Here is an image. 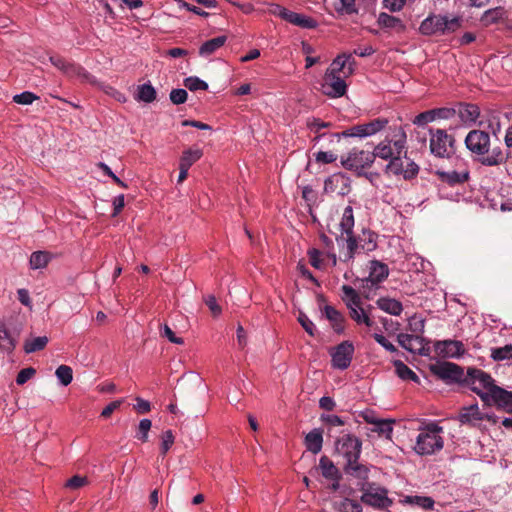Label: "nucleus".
Wrapping results in <instances>:
<instances>
[{"label":"nucleus","instance_id":"14","mask_svg":"<svg viewBox=\"0 0 512 512\" xmlns=\"http://www.w3.org/2000/svg\"><path fill=\"white\" fill-rule=\"evenodd\" d=\"M389 275L388 266L379 261H371L369 276L362 280V288L371 289L384 281Z\"/></svg>","mask_w":512,"mask_h":512},{"label":"nucleus","instance_id":"35","mask_svg":"<svg viewBox=\"0 0 512 512\" xmlns=\"http://www.w3.org/2000/svg\"><path fill=\"white\" fill-rule=\"evenodd\" d=\"M52 259L51 253L47 251H36L31 254L30 257V267L32 269H41L48 265L50 260Z\"/></svg>","mask_w":512,"mask_h":512},{"label":"nucleus","instance_id":"1","mask_svg":"<svg viewBox=\"0 0 512 512\" xmlns=\"http://www.w3.org/2000/svg\"><path fill=\"white\" fill-rule=\"evenodd\" d=\"M465 145L473 154L478 155L479 161L485 166H498L504 163L507 156L500 146L490 150V135L482 130H472L465 138Z\"/></svg>","mask_w":512,"mask_h":512},{"label":"nucleus","instance_id":"10","mask_svg":"<svg viewBox=\"0 0 512 512\" xmlns=\"http://www.w3.org/2000/svg\"><path fill=\"white\" fill-rule=\"evenodd\" d=\"M374 163V156L372 152L352 149L346 156L341 157V164L348 170L357 172V176L361 177V171L364 168L370 167Z\"/></svg>","mask_w":512,"mask_h":512},{"label":"nucleus","instance_id":"54","mask_svg":"<svg viewBox=\"0 0 512 512\" xmlns=\"http://www.w3.org/2000/svg\"><path fill=\"white\" fill-rule=\"evenodd\" d=\"M36 99H38V96L30 91H24L13 96V101L21 105L32 104Z\"/></svg>","mask_w":512,"mask_h":512},{"label":"nucleus","instance_id":"2","mask_svg":"<svg viewBox=\"0 0 512 512\" xmlns=\"http://www.w3.org/2000/svg\"><path fill=\"white\" fill-rule=\"evenodd\" d=\"M442 433L443 427L434 422L421 427L414 446L415 452L419 455H432L440 451L444 445Z\"/></svg>","mask_w":512,"mask_h":512},{"label":"nucleus","instance_id":"46","mask_svg":"<svg viewBox=\"0 0 512 512\" xmlns=\"http://www.w3.org/2000/svg\"><path fill=\"white\" fill-rule=\"evenodd\" d=\"M394 421L381 419L379 422L374 425L372 428V432H376L379 436H384L386 438H391V434L393 431L392 424Z\"/></svg>","mask_w":512,"mask_h":512},{"label":"nucleus","instance_id":"61","mask_svg":"<svg viewBox=\"0 0 512 512\" xmlns=\"http://www.w3.org/2000/svg\"><path fill=\"white\" fill-rule=\"evenodd\" d=\"M87 483L88 480L86 477L75 475L71 477L69 480H67L65 487L76 490L85 486Z\"/></svg>","mask_w":512,"mask_h":512},{"label":"nucleus","instance_id":"44","mask_svg":"<svg viewBox=\"0 0 512 512\" xmlns=\"http://www.w3.org/2000/svg\"><path fill=\"white\" fill-rule=\"evenodd\" d=\"M490 356L494 361L512 360V344L492 348Z\"/></svg>","mask_w":512,"mask_h":512},{"label":"nucleus","instance_id":"56","mask_svg":"<svg viewBox=\"0 0 512 512\" xmlns=\"http://www.w3.org/2000/svg\"><path fill=\"white\" fill-rule=\"evenodd\" d=\"M307 126L312 132L319 133L321 129L331 127L332 123L324 122L319 118H311L308 119Z\"/></svg>","mask_w":512,"mask_h":512},{"label":"nucleus","instance_id":"55","mask_svg":"<svg viewBox=\"0 0 512 512\" xmlns=\"http://www.w3.org/2000/svg\"><path fill=\"white\" fill-rule=\"evenodd\" d=\"M435 121L432 110L424 111L418 114L412 121V123L416 126H425L428 123Z\"/></svg>","mask_w":512,"mask_h":512},{"label":"nucleus","instance_id":"36","mask_svg":"<svg viewBox=\"0 0 512 512\" xmlns=\"http://www.w3.org/2000/svg\"><path fill=\"white\" fill-rule=\"evenodd\" d=\"M398 343L401 347L410 352H415L417 350L415 343L421 346V339L417 335L404 334L401 333L397 337Z\"/></svg>","mask_w":512,"mask_h":512},{"label":"nucleus","instance_id":"16","mask_svg":"<svg viewBox=\"0 0 512 512\" xmlns=\"http://www.w3.org/2000/svg\"><path fill=\"white\" fill-rule=\"evenodd\" d=\"M457 420L462 425H468L470 427H478L480 422L483 421L482 412L480 411L478 404H472L464 406L459 410Z\"/></svg>","mask_w":512,"mask_h":512},{"label":"nucleus","instance_id":"64","mask_svg":"<svg viewBox=\"0 0 512 512\" xmlns=\"http://www.w3.org/2000/svg\"><path fill=\"white\" fill-rule=\"evenodd\" d=\"M406 3V0H383L384 8L391 12L400 11Z\"/></svg>","mask_w":512,"mask_h":512},{"label":"nucleus","instance_id":"29","mask_svg":"<svg viewBox=\"0 0 512 512\" xmlns=\"http://www.w3.org/2000/svg\"><path fill=\"white\" fill-rule=\"evenodd\" d=\"M319 468L323 477L326 479L337 481L340 479L339 470L334 463L327 457L322 456L319 460Z\"/></svg>","mask_w":512,"mask_h":512},{"label":"nucleus","instance_id":"5","mask_svg":"<svg viewBox=\"0 0 512 512\" xmlns=\"http://www.w3.org/2000/svg\"><path fill=\"white\" fill-rule=\"evenodd\" d=\"M406 138L405 131L401 127L397 128L392 138L387 136L374 148L372 152L374 159L379 157L383 160H391L397 155L401 156L403 152L406 153Z\"/></svg>","mask_w":512,"mask_h":512},{"label":"nucleus","instance_id":"38","mask_svg":"<svg viewBox=\"0 0 512 512\" xmlns=\"http://www.w3.org/2000/svg\"><path fill=\"white\" fill-rule=\"evenodd\" d=\"M405 503L410 505L418 506L424 510H432L434 508L435 501L428 496H407L405 498Z\"/></svg>","mask_w":512,"mask_h":512},{"label":"nucleus","instance_id":"33","mask_svg":"<svg viewBox=\"0 0 512 512\" xmlns=\"http://www.w3.org/2000/svg\"><path fill=\"white\" fill-rule=\"evenodd\" d=\"M396 374L402 380H411L413 382L419 383L420 379L417 374L412 371L405 363L401 360H395L393 362Z\"/></svg>","mask_w":512,"mask_h":512},{"label":"nucleus","instance_id":"31","mask_svg":"<svg viewBox=\"0 0 512 512\" xmlns=\"http://www.w3.org/2000/svg\"><path fill=\"white\" fill-rule=\"evenodd\" d=\"M15 347L16 339L11 336L5 323L0 322V349L10 353L15 349Z\"/></svg>","mask_w":512,"mask_h":512},{"label":"nucleus","instance_id":"47","mask_svg":"<svg viewBox=\"0 0 512 512\" xmlns=\"http://www.w3.org/2000/svg\"><path fill=\"white\" fill-rule=\"evenodd\" d=\"M57 378L62 385L67 386L72 382L73 371L72 368L67 365H60L55 372Z\"/></svg>","mask_w":512,"mask_h":512},{"label":"nucleus","instance_id":"57","mask_svg":"<svg viewBox=\"0 0 512 512\" xmlns=\"http://www.w3.org/2000/svg\"><path fill=\"white\" fill-rule=\"evenodd\" d=\"M188 93L185 89H173L170 92V100L173 104L179 105L183 104L187 100Z\"/></svg>","mask_w":512,"mask_h":512},{"label":"nucleus","instance_id":"40","mask_svg":"<svg viewBox=\"0 0 512 512\" xmlns=\"http://www.w3.org/2000/svg\"><path fill=\"white\" fill-rule=\"evenodd\" d=\"M356 0H336L334 3V8L336 12L342 15H352L357 14L358 9L355 4Z\"/></svg>","mask_w":512,"mask_h":512},{"label":"nucleus","instance_id":"27","mask_svg":"<svg viewBox=\"0 0 512 512\" xmlns=\"http://www.w3.org/2000/svg\"><path fill=\"white\" fill-rule=\"evenodd\" d=\"M505 14H506L505 9L501 6H498V7L486 10L482 14L480 21L483 26L488 27V26H490L492 24H496L499 21H501L502 19H504Z\"/></svg>","mask_w":512,"mask_h":512},{"label":"nucleus","instance_id":"30","mask_svg":"<svg viewBox=\"0 0 512 512\" xmlns=\"http://www.w3.org/2000/svg\"><path fill=\"white\" fill-rule=\"evenodd\" d=\"M347 63L354 64L351 54L338 55L327 69L325 73L326 76L330 77L331 75H338L344 70Z\"/></svg>","mask_w":512,"mask_h":512},{"label":"nucleus","instance_id":"24","mask_svg":"<svg viewBox=\"0 0 512 512\" xmlns=\"http://www.w3.org/2000/svg\"><path fill=\"white\" fill-rule=\"evenodd\" d=\"M326 318L330 321L334 331L338 334L344 331V316L333 306L326 305L324 308Z\"/></svg>","mask_w":512,"mask_h":512},{"label":"nucleus","instance_id":"26","mask_svg":"<svg viewBox=\"0 0 512 512\" xmlns=\"http://www.w3.org/2000/svg\"><path fill=\"white\" fill-rule=\"evenodd\" d=\"M376 304L381 310L394 316H399L403 311L402 303L393 298L381 297Z\"/></svg>","mask_w":512,"mask_h":512},{"label":"nucleus","instance_id":"37","mask_svg":"<svg viewBox=\"0 0 512 512\" xmlns=\"http://www.w3.org/2000/svg\"><path fill=\"white\" fill-rule=\"evenodd\" d=\"M137 91L136 99L138 101L151 103L156 99V90L150 83L139 85Z\"/></svg>","mask_w":512,"mask_h":512},{"label":"nucleus","instance_id":"28","mask_svg":"<svg viewBox=\"0 0 512 512\" xmlns=\"http://www.w3.org/2000/svg\"><path fill=\"white\" fill-rule=\"evenodd\" d=\"M323 444L322 432L319 429H313L305 437V445L313 454L321 451Z\"/></svg>","mask_w":512,"mask_h":512},{"label":"nucleus","instance_id":"13","mask_svg":"<svg viewBox=\"0 0 512 512\" xmlns=\"http://www.w3.org/2000/svg\"><path fill=\"white\" fill-rule=\"evenodd\" d=\"M354 346L350 341H343L331 352L332 366L341 370L347 369L352 361Z\"/></svg>","mask_w":512,"mask_h":512},{"label":"nucleus","instance_id":"17","mask_svg":"<svg viewBox=\"0 0 512 512\" xmlns=\"http://www.w3.org/2000/svg\"><path fill=\"white\" fill-rule=\"evenodd\" d=\"M435 175L438 177V180L446 184L448 187L454 188L457 185L463 184L469 180V171L464 169L461 171L449 170L442 171L437 170Z\"/></svg>","mask_w":512,"mask_h":512},{"label":"nucleus","instance_id":"18","mask_svg":"<svg viewBox=\"0 0 512 512\" xmlns=\"http://www.w3.org/2000/svg\"><path fill=\"white\" fill-rule=\"evenodd\" d=\"M444 18L445 16L443 15H429L421 22L419 27L420 33L425 36L442 35Z\"/></svg>","mask_w":512,"mask_h":512},{"label":"nucleus","instance_id":"58","mask_svg":"<svg viewBox=\"0 0 512 512\" xmlns=\"http://www.w3.org/2000/svg\"><path fill=\"white\" fill-rule=\"evenodd\" d=\"M387 170L395 175H402L404 171V164L400 156L397 155L390 160L389 164L387 165Z\"/></svg>","mask_w":512,"mask_h":512},{"label":"nucleus","instance_id":"34","mask_svg":"<svg viewBox=\"0 0 512 512\" xmlns=\"http://www.w3.org/2000/svg\"><path fill=\"white\" fill-rule=\"evenodd\" d=\"M203 156V152L199 148H189L183 151L179 160V164L190 169V167Z\"/></svg>","mask_w":512,"mask_h":512},{"label":"nucleus","instance_id":"25","mask_svg":"<svg viewBox=\"0 0 512 512\" xmlns=\"http://www.w3.org/2000/svg\"><path fill=\"white\" fill-rule=\"evenodd\" d=\"M286 21L305 29H315L318 27V21L314 18L293 11L290 12Z\"/></svg>","mask_w":512,"mask_h":512},{"label":"nucleus","instance_id":"11","mask_svg":"<svg viewBox=\"0 0 512 512\" xmlns=\"http://www.w3.org/2000/svg\"><path fill=\"white\" fill-rule=\"evenodd\" d=\"M430 371L433 375L446 383H460L463 385L465 373L462 367L452 362H438L430 365Z\"/></svg>","mask_w":512,"mask_h":512},{"label":"nucleus","instance_id":"3","mask_svg":"<svg viewBox=\"0 0 512 512\" xmlns=\"http://www.w3.org/2000/svg\"><path fill=\"white\" fill-rule=\"evenodd\" d=\"M388 124V119L386 118H376L371 120L370 122L358 124L355 125L341 133H320L318 134L313 141L318 142L320 139L327 137L329 139V142H334L336 140L337 142L340 141L342 137H368L375 135L376 133L383 130Z\"/></svg>","mask_w":512,"mask_h":512},{"label":"nucleus","instance_id":"49","mask_svg":"<svg viewBox=\"0 0 512 512\" xmlns=\"http://www.w3.org/2000/svg\"><path fill=\"white\" fill-rule=\"evenodd\" d=\"M152 427V422L149 419H142L138 425L135 438L143 443L148 441V433Z\"/></svg>","mask_w":512,"mask_h":512},{"label":"nucleus","instance_id":"63","mask_svg":"<svg viewBox=\"0 0 512 512\" xmlns=\"http://www.w3.org/2000/svg\"><path fill=\"white\" fill-rule=\"evenodd\" d=\"M298 321L303 327V329L311 336H314L315 332V325L314 323L308 318V316L302 312L299 313Z\"/></svg>","mask_w":512,"mask_h":512},{"label":"nucleus","instance_id":"6","mask_svg":"<svg viewBox=\"0 0 512 512\" xmlns=\"http://www.w3.org/2000/svg\"><path fill=\"white\" fill-rule=\"evenodd\" d=\"M430 152L438 158H450L456 153V140L444 129L429 128Z\"/></svg>","mask_w":512,"mask_h":512},{"label":"nucleus","instance_id":"22","mask_svg":"<svg viewBox=\"0 0 512 512\" xmlns=\"http://www.w3.org/2000/svg\"><path fill=\"white\" fill-rule=\"evenodd\" d=\"M325 81L330 88L326 91L328 96L338 98L346 93L347 85L339 75H331L330 77L325 75Z\"/></svg>","mask_w":512,"mask_h":512},{"label":"nucleus","instance_id":"43","mask_svg":"<svg viewBox=\"0 0 512 512\" xmlns=\"http://www.w3.org/2000/svg\"><path fill=\"white\" fill-rule=\"evenodd\" d=\"M479 115L480 111L477 105L465 104L460 108V116L465 122H475Z\"/></svg>","mask_w":512,"mask_h":512},{"label":"nucleus","instance_id":"42","mask_svg":"<svg viewBox=\"0 0 512 512\" xmlns=\"http://www.w3.org/2000/svg\"><path fill=\"white\" fill-rule=\"evenodd\" d=\"M377 235L370 230H363V236L359 237L360 247L366 251H373L377 247Z\"/></svg>","mask_w":512,"mask_h":512},{"label":"nucleus","instance_id":"7","mask_svg":"<svg viewBox=\"0 0 512 512\" xmlns=\"http://www.w3.org/2000/svg\"><path fill=\"white\" fill-rule=\"evenodd\" d=\"M361 502L377 509H385L392 505L388 490L375 482H364L360 487Z\"/></svg>","mask_w":512,"mask_h":512},{"label":"nucleus","instance_id":"20","mask_svg":"<svg viewBox=\"0 0 512 512\" xmlns=\"http://www.w3.org/2000/svg\"><path fill=\"white\" fill-rule=\"evenodd\" d=\"M480 205L493 210H497L499 207L504 212L512 211V202L506 201L503 194H483V200H481Z\"/></svg>","mask_w":512,"mask_h":512},{"label":"nucleus","instance_id":"8","mask_svg":"<svg viewBox=\"0 0 512 512\" xmlns=\"http://www.w3.org/2000/svg\"><path fill=\"white\" fill-rule=\"evenodd\" d=\"M484 406L495 407L498 411L512 414V392L498 385L480 395Z\"/></svg>","mask_w":512,"mask_h":512},{"label":"nucleus","instance_id":"48","mask_svg":"<svg viewBox=\"0 0 512 512\" xmlns=\"http://www.w3.org/2000/svg\"><path fill=\"white\" fill-rule=\"evenodd\" d=\"M462 17L456 16L449 19L447 16L444 18L443 22V33L442 35L453 33L458 30L462 26Z\"/></svg>","mask_w":512,"mask_h":512},{"label":"nucleus","instance_id":"62","mask_svg":"<svg viewBox=\"0 0 512 512\" xmlns=\"http://www.w3.org/2000/svg\"><path fill=\"white\" fill-rule=\"evenodd\" d=\"M314 156L315 161L322 164H330L337 160V155L332 152L319 151Z\"/></svg>","mask_w":512,"mask_h":512},{"label":"nucleus","instance_id":"4","mask_svg":"<svg viewBox=\"0 0 512 512\" xmlns=\"http://www.w3.org/2000/svg\"><path fill=\"white\" fill-rule=\"evenodd\" d=\"M341 290L343 292L342 300L349 310L350 318L357 324H365L367 327H372L374 322L370 317V311L373 307L371 305H368L367 308L362 307L359 294L351 286L343 285Z\"/></svg>","mask_w":512,"mask_h":512},{"label":"nucleus","instance_id":"50","mask_svg":"<svg viewBox=\"0 0 512 512\" xmlns=\"http://www.w3.org/2000/svg\"><path fill=\"white\" fill-rule=\"evenodd\" d=\"M184 85L190 91L207 90L208 84L196 76L188 77L184 80Z\"/></svg>","mask_w":512,"mask_h":512},{"label":"nucleus","instance_id":"39","mask_svg":"<svg viewBox=\"0 0 512 512\" xmlns=\"http://www.w3.org/2000/svg\"><path fill=\"white\" fill-rule=\"evenodd\" d=\"M342 234L350 235L353 233L354 227V216L353 209L351 206H347L344 209L343 216L340 222Z\"/></svg>","mask_w":512,"mask_h":512},{"label":"nucleus","instance_id":"32","mask_svg":"<svg viewBox=\"0 0 512 512\" xmlns=\"http://www.w3.org/2000/svg\"><path fill=\"white\" fill-rule=\"evenodd\" d=\"M344 471L346 474L351 475L353 477L359 479H366L368 477L369 469L362 464L358 463V460L348 461L344 467Z\"/></svg>","mask_w":512,"mask_h":512},{"label":"nucleus","instance_id":"59","mask_svg":"<svg viewBox=\"0 0 512 512\" xmlns=\"http://www.w3.org/2000/svg\"><path fill=\"white\" fill-rule=\"evenodd\" d=\"M418 172L419 166L414 161L409 160L404 167L402 175L405 180H411L417 176Z\"/></svg>","mask_w":512,"mask_h":512},{"label":"nucleus","instance_id":"19","mask_svg":"<svg viewBox=\"0 0 512 512\" xmlns=\"http://www.w3.org/2000/svg\"><path fill=\"white\" fill-rule=\"evenodd\" d=\"M350 190V178L342 172L329 176L324 183V192H345Z\"/></svg>","mask_w":512,"mask_h":512},{"label":"nucleus","instance_id":"41","mask_svg":"<svg viewBox=\"0 0 512 512\" xmlns=\"http://www.w3.org/2000/svg\"><path fill=\"white\" fill-rule=\"evenodd\" d=\"M48 341L49 340L46 336H40V337L33 338L31 340H26L25 344H24V351L27 354H29V353H34L36 351L43 350L46 347Z\"/></svg>","mask_w":512,"mask_h":512},{"label":"nucleus","instance_id":"9","mask_svg":"<svg viewBox=\"0 0 512 512\" xmlns=\"http://www.w3.org/2000/svg\"><path fill=\"white\" fill-rule=\"evenodd\" d=\"M463 385L469 387L480 397L481 394L488 392L496 384L489 373L475 367H469L463 378Z\"/></svg>","mask_w":512,"mask_h":512},{"label":"nucleus","instance_id":"53","mask_svg":"<svg viewBox=\"0 0 512 512\" xmlns=\"http://www.w3.org/2000/svg\"><path fill=\"white\" fill-rule=\"evenodd\" d=\"M341 512H362V506L359 502L351 499H344L339 505Z\"/></svg>","mask_w":512,"mask_h":512},{"label":"nucleus","instance_id":"23","mask_svg":"<svg viewBox=\"0 0 512 512\" xmlns=\"http://www.w3.org/2000/svg\"><path fill=\"white\" fill-rule=\"evenodd\" d=\"M227 41V36L221 35L205 41L199 48L201 57H208L220 49Z\"/></svg>","mask_w":512,"mask_h":512},{"label":"nucleus","instance_id":"51","mask_svg":"<svg viewBox=\"0 0 512 512\" xmlns=\"http://www.w3.org/2000/svg\"><path fill=\"white\" fill-rule=\"evenodd\" d=\"M345 241L347 243V258L352 259L354 258L355 253L357 252V249L360 247V243L357 237L354 236V233L350 235H346ZM342 240H344L343 237H341Z\"/></svg>","mask_w":512,"mask_h":512},{"label":"nucleus","instance_id":"45","mask_svg":"<svg viewBox=\"0 0 512 512\" xmlns=\"http://www.w3.org/2000/svg\"><path fill=\"white\" fill-rule=\"evenodd\" d=\"M64 74L69 77L77 76L87 81H90L92 78L91 74L88 73L83 67L72 62H68Z\"/></svg>","mask_w":512,"mask_h":512},{"label":"nucleus","instance_id":"21","mask_svg":"<svg viewBox=\"0 0 512 512\" xmlns=\"http://www.w3.org/2000/svg\"><path fill=\"white\" fill-rule=\"evenodd\" d=\"M377 23L380 27L392 29L397 33H403L406 30V25L402 19L392 16L388 13L381 12L378 16Z\"/></svg>","mask_w":512,"mask_h":512},{"label":"nucleus","instance_id":"52","mask_svg":"<svg viewBox=\"0 0 512 512\" xmlns=\"http://www.w3.org/2000/svg\"><path fill=\"white\" fill-rule=\"evenodd\" d=\"M161 438H162V443H161L160 451H161V455L165 456L166 453L169 451V449L174 444L175 437H174L172 430H166L162 434Z\"/></svg>","mask_w":512,"mask_h":512},{"label":"nucleus","instance_id":"15","mask_svg":"<svg viewBox=\"0 0 512 512\" xmlns=\"http://www.w3.org/2000/svg\"><path fill=\"white\" fill-rule=\"evenodd\" d=\"M434 347L438 355L447 358H459L465 353L463 343L458 340L437 341Z\"/></svg>","mask_w":512,"mask_h":512},{"label":"nucleus","instance_id":"60","mask_svg":"<svg viewBox=\"0 0 512 512\" xmlns=\"http://www.w3.org/2000/svg\"><path fill=\"white\" fill-rule=\"evenodd\" d=\"M36 374V370L33 367H27L18 373L16 377V383L18 385L25 384L28 380H30Z\"/></svg>","mask_w":512,"mask_h":512},{"label":"nucleus","instance_id":"12","mask_svg":"<svg viewBox=\"0 0 512 512\" xmlns=\"http://www.w3.org/2000/svg\"><path fill=\"white\" fill-rule=\"evenodd\" d=\"M362 442L354 435L345 434L336 442V451L342 455L346 461L358 460L361 454Z\"/></svg>","mask_w":512,"mask_h":512}]
</instances>
